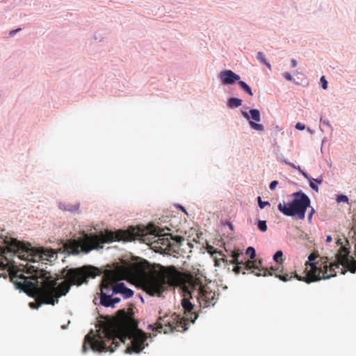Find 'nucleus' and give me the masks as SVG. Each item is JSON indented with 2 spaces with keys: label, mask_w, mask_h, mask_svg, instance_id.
Masks as SVG:
<instances>
[{
  "label": "nucleus",
  "mask_w": 356,
  "mask_h": 356,
  "mask_svg": "<svg viewBox=\"0 0 356 356\" xmlns=\"http://www.w3.org/2000/svg\"><path fill=\"white\" fill-rule=\"evenodd\" d=\"M316 258L314 254H310L308 256V261L305 264L307 266H309L310 269L306 270L305 276L299 275L296 272H293L291 273L290 278H296L299 281L310 284L336 277L335 269H340L341 273L343 275H345L346 270L350 273L356 272V259L352 257L337 255L335 257L334 261H329L327 258H321V264L315 261Z\"/></svg>",
  "instance_id": "f257e3e1"
},
{
  "label": "nucleus",
  "mask_w": 356,
  "mask_h": 356,
  "mask_svg": "<svg viewBox=\"0 0 356 356\" xmlns=\"http://www.w3.org/2000/svg\"><path fill=\"white\" fill-rule=\"evenodd\" d=\"M289 165H290L291 167H292L294 169H297L298 170V166H296L294 163L290 162Z\"/></svg>",
  "instance_id": "a19ab883"
},
{
  "label": "nucleus",
  "mask_w": 356,
  "mask_h": 356,
  "mask_svg": "<svg viewBox=\"0 0 356 356\" xmlns=\"http://www.w3.org/2000/svg\"><path fill=\"white\" fill-rule=\"evenodd\" d=\"M187 329H188V327L186 326H185L184 330L186 331Z\"/></svg>",
  "instance_id": "8fccbe9b"
},
{
  "label": "nucleus",
  "mask_w": 356,
  "mask_h": 356,
  "mask_svg": "<svg viewBox=\"0 0 356 356\" xmlns=\"http://www.w3.org/2000/svg\"><path fill=\"white\" fill-rule=\"evenodd\" d=\"M181 306L183 307L184 312L186 314H191V316L192 315L194 316L193 318L192 316L188 318V320L191 323H194L195 322L196 319L198 318V314L193 312L194 307H195L194 304H193L190 301V300H188L186 298H184L181 300Z\"/></svg>",
  "instance_id": "2eb2a0df"
},
{
  "label": "nucleus",
  "mask_w": 356,
  "mask_h": 356,
  "mask_svg": "<svg viewBox=\"0 0 356 356\" xmlns=\"http://www.w3.org/2000/svg\"><path fill=\"white\" fill-rule=\"evenodd\" d=\"M291 196L293 197V200L287 203H285L284 201L280 202L277 204V210L286 216L293 217L298 220H304L307 209L310 207L307 220L311 223L312 216L316 211L311 207L309 197L301 190L294 192Z\"/></svg>",
  "instance_id": "20e7f679"
},
{
  "label": "nucleus",
  "mask_w": 356,
  "mask_h": 356,
  "mask_svg": "<svg viewBox=\"0 0 356 356\" xmlns=\"http://www.w3.org/2000/svg\"><path fill=\"white\" fill-rule=\"evenodd\" d=\"M237 84L245 93L249 95L250 96H253L252 88L245 81H241L240 79Z\"/></svg>",
  "instance_id": "6ab92c4d"
},
{
  "label": "nucleus",
  "mask_w": 356,
  "mask_h": 356,
  "mask_svg": "<svg viewBox=\"0 0 356 356\" xmlns=\"http://www.w3.org/2000/svg\"><path fill=\"white\" fill-rule=\"evenodd\" d=\"M121 301V298L119 297H115L112 296V303H113V308L115 307V305L119 303Z\"/></svg>",
  "instance_id": "72a5a7b5"
},
{
  "label": "nucleus",
  "mask_w": 356,
  "mask_h": 356,
  "mask_svg": "<svg viewBox=\"0 0 356 356\" xmlns=\"http://www.w3.org/2000/svg\"><path fill=\"white\" fill-rule=\"evenodd\" d=\"M147 240H148L152 245H154V248L170 250L173 248L172 241L179 243L181 238L177 236L165 234L163 232L159 227H154L147 234ZM145 241H146V239H145Z\"/></svg>",
  "instance_id": "39448f33"
},
{
  "label": "nucleus",
  "mask_w": 356,
  "mask_h": 356,
  "mask_svg": "<svg viewBox=\"0 0 356 356\" xmlns=\"http://www.w3.org/2000/svg\"><path fill=\"white\" fill-rule=\"evenodd\" d=\"M304 239H306V240H308L309 239V236H308V234H305L304 236L302 237Z\"/></svg>",
  "instance_id": "a18cd8bd"
},
{
  "label": "nucleus",
  "mask_w": 356,
  "mask_h": 356,
  "mask_svg": "<svg viewBox=\"0 0 356 356\" xmlns=\"http://www.w3.org/2000/svg\"><path fill=\"white\" fill-rule=\"evenodd\" d=\"M320 85L323 90H326L328 87V82L324 76L320 78Z\"/></svg>",
  "instance_id": "cd10ccee"
},
{
  "label": "nucleus",
  "mask_w": 356,
  "mask_h": 356,
  "mask_svg": "<svg viewBox=\"0 0 356 356\" xmlns=\"http://www.w3.org/2000/svg\"><path fill=\"white\" fill-rule=\"evenodd\" d=\"M298 170L300 172V173L307 180H309L312 179V177L305 171L301 169L300 166H298Z\"/></svg>",
  "instance_id": "c756f323"
},
{
  "label": "nucleus",
  "mask_w": 356,
  "mask_h": 356,
  "mask_svg": "<svg viewBox=\"0 0 356 356\" xmlns=\"http://www.w3.org/2000/svg\"><path fill=\"white\" fill-rule=\"evenodd\" d=\"M107 290L113 291V295H121L124 299H129L134 294V290L127 287L123 282L117 283L111 289L108 288Z\"/></svg>",
  "instance_id": "f8f14e48"
},
{
  "label": "nucleus",
  "mask_w": 356,
  "mask_h": 356,
  "mask_svg": "<svg viewBox=\"0 0 356 356\" xmlns=\"http://www.w3.org/2000/svg\"><path fill=\"white\" fill-rule=\"evenodd\" d=\"M282 256H283V252L282 250H277L273 254V259L274 261L277 263V264H282Z\"/></svg>",
  "instance_id": "5701e85b"
},
{
  "label": "nucleus",
  "mask_w": 356,
  "mask_h": 356,
  "mask_svg": "<svg viewBox=\"0 0 356 356\" xmlns=\"http://www.w3.org/2000/svg\"><path fill=\"white\" fill-rule=\"evenodd\" d=\"M177 208L179 210H181V211H183L184 213H186L187 214V211L185 209L184 207H183L182 205L179 204L177 207Z\"/></svg>",
  "instance_id": "58836bf2"
},
{
  "label": "nucleus",
  "mask_w": 356,
  "mask_h": 356,
  "mask_svg": "<svg viewBox=\"0 0 356 356\" xmlns=\"http://www.w3.org/2000/svg\"><path fill=\"white\" fill-rule=\"evenodd\" d=\"M227 225L232 230H234V226L231 222H228Z\"/></svg>",
  "instance_id": "79ce46f5"
},
{
  "label": "nucleus",
  "mask_w": 356,
  "mask_h": 356,
  "mask_svg": "<svg viewBox=\"0 0 356 356\" xmlns=\"http://www.w3.org/2000/svg\"><path fill=\"white\" fill-rule=\"evenodd\" d=\"M275 276L276 277H277L278 279H280V280H282V282H287L289 279L288 278V276L289 275L287 273L286 274H284V275H281V274H277V273H275L274 274Z\"/></svg>",
  "instance_id": "c85d7f7f"
},
{
  "label": "nucleus",
  "mask_w": 356,
  "mask_h": 356,
  "mask_svg": "<svg viewBox=\"0 0 356 356\" xmlns=\"http://www.w3.org/2000/svg\"><path fill=\"white\" fill-rule=\"evenodd\" d=\"M291 67H296L298 65L297 60L296 59H293V58L291 60Z\"/></svg>",
  "instance_id": "4c0bfd02"
},
{
  "label": "nucleus",
  "mask_w": 356,
  "mask_h": 356,
  "mask_svg": "<svg viewBox=\"0 0 356 356\" xmlns=\"http://www.w3.org/2000/svg\"><path fill=\"white\" fill-rule=\"evenodd\" d=\"M59 209L63 210V211H68L72 213H75L79 211V204H76L74 205H71L70 204H65L63 202H60L58 204Z\"/></svg>",
  "instance_id": "a211bd4d"
},
{
  "label": "nucleus",
  "mask_w": 356,
  "mask_h": 356,
  "mask_svg": "<svg viewBox=\"0 0 356 356\" xmlns=\"http://www.w3.org/2000/svg\"><path fill=\"white\" fill-rule=\"evenodd\" d=\"M279 182L277 180L272 181L269 184V188L271 191H273L276 188L277 186L278 185Z\"/></svg>",
  "instance_id": "473e14b6"
},
{
  "label": "nucleus",
  "mask_w": 356,
  "mask_h": 356,
  "mask_svg": "<svg viewBox=\"0 0 356 356\" xmlns=\"http://www.w3.org/2000/svg\"><path fill=\"white\" fill-rule=\"evenodd\" d=\"M245 254L247 255H249L250 259L251 260L254 259L257 255L256 250H255L254 248H253L252 246H249L247 248V249L245 250Z\"/></svg>",
  "instance_id": "b1692460"
},
{
  "label": "nucleus",
  "mask_w": 356,
  "mask_h": 356,
  "mask_svg": "<svg viewBox=\"0 0 356 356\" xmlns=\"http://www.w3.org/2000/svg\"><path fill=\"white\" fill-rule=\"evenodd\" d=\"M172 284L171 279L166 275H159L149 279L145 284V291L151 296L161 297L163 293Z\"/></svg>",
  "instance_id": "423d86ee"
},
{
  "label": "nucleus",
  "mask_w": 356,
  "mask_h": 356,
  "mask_svg": "<svg viewBox=\"0 0 356 356\" xmlns=\"http://www.w3.org/2000/svg\"><path fill=\"white\" fill-rule=\"evenodd\" d=\"M336 201L338 203H341V202L348 203L349 199L346 195L339 194L337 195Z\"/></svg>",
  "instance_id": "393cba45"
},
{
  "label": "nucleus",
  "mask_w": 356,
  "mask_h": 356,
  "mask_svg": "<svg viewBox=\"0 0 356 356\" xmlns=\"http://www.w3.org/2000/svg\"><path fill=\"white\" fill-rule=\"evenodd\" d=\"M309 181V187L314 191L316 192H318V185L316 184V182L314 181V178L312 177V179H310L309 180H308Z\"/></svg>",
  "instance_id": "bb28decb"
},
{
  "label": "nucleus",
  "mask_w": 356,
  "mask_h": 356,
  "mask_svg": "<svg viewBox=\"0 0 356 356\" xmlns=\"http://www.w3.org/2000/svg\"><path fill=\"white\" fill-rule=\"evenodd\" d=\"M320 122H321V124L328 127L331 129V131H332V127L330 125V122L327 119H323V118H321Z\"/></svg>",
  "instance_id": "2f4dec72"
},
{
  "label": "nucleus",
  "mask_w": 356,
  "mask_h": 356,
  "mask_svg": "<svg viewBox=\"0 0 356 356\" xmlns=\"http://www.w3.org/2000/svg\"><path fill=\"white\" fill-rule=\"evenodd\" d=\"M69 323H70V321H68V323H67V324H69ZM67 325H62V326H61V328H62V329H63V330H65V329L67 328Z\"/></svg>",
  "instance_id": "c03bdc74"
},
{
  "label": "nucleus",
  "mask_w": 356,
  "mask_h": 356,
  "mask_svg": "<svg viewBox=\"0 0 356 356\" xmlns=\"http://www.w3.org/2000/svg\"><path fill=\"white\" fill-rule=\"evenodd\" d=\"M140 299H141L142 302H144L143 298L141 296H140Z\"/></svg>",
  "instance_id": "de8ad7c7"
},
{
  "label": "nucleus",
  "mask_w": 356,
  "mask_h": 356,
  "mask_svg": "<svg viewBox=\"0 0 356 356\" xmlns=\"http://www.w3.org/2000/svg\"><path fill=\"white\" fill-rule=\"evenodd\" d=\"M283 76L287 81L294 82L295 83L298 84V83L295 81V79L293 78V76L289 72H284L283 74Z\"/></svg>",
  "instance_id": "7c9ffc66"
},
{
  "label": "nucleus",
  "mask_w": 356,
  "mask_h": 356,
  "mask_svg": "<svg viewBox=\"0 0 356 356\" xmlns=\"http://www.w3.org/2000/svg\"><path fill=\"white\" fill-rule=\"evenodd\" d=\"M231 257L232 258L231 263L234 265L233 268V271L236 274H239L241 272L242 269L246 270H251V268L252 267V265L251 264V261H244L240 259L241 257H243L242 253H239L234 251L232 252Z\"/></svg>",
  "instance_id": "1a4fd4ad"
},
{
  "label": "nucleus",
  "mask_w": 356,
  "mask_h": 356,
  "mask_svg": "<svg viewBox=\"0 0 356 356\" xmlns=\"http://www.w3.org/2000/svg\"><path fill=\"white\" fill-rule=\"evenodd\" d=\"M295 127L298 130H304L305 129V125L301 122H297L295 125Z\"/></svg>",
  "instance_id": "f704fd0d"
},
{
  "label": "nucleus",
  "mask_w": 356,
  "mask_h": 356,
  "mask_svg": "<svg viewBox=\"0 0 356 356\" xmlns=\"http://www.w3.org/2000/svg\"><path fill=\"white\" fill-rule=\"evenodd\" d=\"M221 83L224 86H230L237 83L240 76L231 70H225L220 72L218 76Z\"/></svg>",
  "instance_id": "9b49d317"
},
{
  "label": "nucleus",
  "mask_w": 356,
  "mask_h": 356,
  "mask_svg": "<svg viewBox=\"0 0 356 356\" xmlns=\"http://www.w3.org/2000/svg\"><path fill=\"white\" fill-rule=\"evenodd\" d=\"M257 200L258 206L261 209H264V207L266 206L270 205V204L268 201H263L260 196H258Z\"/></svg>",
  "instance_id": "a878e982"
},
{
  "label": "nucleus",
  "mask_w": 356,
  "mask_h": 356,
  "mask_svg": "<svg viewBox=\"0 0 356 356\" xmlns=\"http://www.w3.org/2000/svg\"><path fill=\"white\" fill-rule=\"evenodd\" d=\"M283 161H284V163H286L287 165H289V163H290V161H287L286 159H283Z\"/></svg>",
  "instance_id": "49530a36"
},
{
  "label": "nucleus",
  "mask_w": 356,
  "mask_h": 356,
  "mask_svg": "<svg viewBox=\"0 0 356 356\" xmlns=\"http://www.w3.org/2000/svg\"><path fill=\"white\" fill-rule=\"evenodd\" d=\"M257 122H258L250 121L249 126L254 130L263 131L264 130V125Z\"/></svg>",
  "instance_id": "4be33fe9"
},
{
  "label": "nucleus",
  "mask_w": 356,
  "mask_h": 356,
  "mask_svg": "<svg viewBox=\"0 0 356 356\" xmlns=\"http://www.w3.org/2000/svg\"><path fill=\"white\" fill-rule=\"evenodd\" d=\"M134 238L132 234L122 230L115 232L106 230L102 232L101 236H95L88 242L77 239L67 241L64 247L69 254L78 255L80 252L88 254L92 250H102L104 248V243H111L113 241H131Z\"/></svg>",
  "instance_id": "7ed1b4c3"
},
{
  "label": "nucleus",
  "mask_w": 356,
  "mask_h": 356,
  "mask_svg": "<svg viewBox=\"0 0 356 356\" xmlns=\"http://www.w3.org/2000/svg\"><path fill=\"white\" fill-rule=\"evenodd\" d=\"M257 59L263 65H266L268 69H271L270 63L266 58L265 54L262 51L257 52Z\"/></svg>",
  "instance_id": "aec40b11"
},
{
  "label": "nucleus",
  "mask_w": 356,
  "mask_h": 356,
  "mask_svg": "<svg viewBox=\"0 0 356 356\" xmlns=\"http://www.w3.org/2000/svg\"><path fill=\"white\" fill-rule=\"evenodd\" d=\"M97 295L99 296V302H97V298L95 297L93 300L95 305H101L104 307L113 308L112 296H115L113 295V291L109 294L108 293L104 292L102 289L101 292L97 293Z\"/></svg>",
  "instance_id": "ddd939ff"
},
{
  "label": "nucleus",
  "mask_w": 356,
  "mask_h": 356,
  "mask_svg": "<svg viewBox=\"0 0 356 356\" xmlns=\"http://www.w3.org/2000/svg\"><path fill=\"white\" fill-rule=\"evenodd\" d=\"M198 296L200 302L201 303V301H203L205 304V307H209L215 299V293L204 287L200 288L198 290Z\"/></svg>",
  "instance_id": "4468645a"
},
{
  "label": "nucleus",
  "mask_w": 356,
  "mask_h": 356,
  "mask_svg": "<svg viewBox=\"0 0 356 356\" xmlns=\"http://www.w3.org/2000/svg\"><path fill=\"white\" fill-rule=\"evenodd\" d=\"M180 323L179 316L177 315L175 313L171 316L165 315L163 317L160 316L157 320V324L161 329H163V326L166 327L163 330L165 334L177 330Z\"/></svg>",
  "instance_id": "6e6552de"
},
{
  "label": "nucleus",
  "mask_w": 356,
  "mask_h": 356,
  "mask_svg": "<svg viewBox=\"0 0 356 356\" xmlns=\"http://www.w3.org/2000/svg\"><path fill=\"white\" fill-rule=\"evenodd\" d=\"M254 224L261 232H266L268 229L266 220L257 219Z\"/></svg>",
  "instance_id": "412c9836"
},
{
  "label": "nucleus",
  "mask_w": 356,
  "mask_h": 356,
  "mask_svg": "<svg viewBox=\"0 0 356 356\" xmlns=\"http://www.w3.org/2000/svg\"><path fill=\"white\" fill-rule=\"evenodd\" d=\"M22 30L21 28H17L16 29H13V30H11L10 32H9V34L8 35L10 37H13L17 33L19 32L20 31Z\"/></svg>",
  "instance_id": "c9c22d12"
},
{
  "label": "nucleus",
  "mask_w": 356,
  "mask_h": 356,
  "mask_svg": "<svg viewBox=\"0 0 356 356\" xmlns=\"http://www.w3.org/2000/svg\"><path fill=\"white\" fill-rule=\"evenodd\" d=\"M29 305L30 306V303L29 304Z\"/></svg>",
  "instance_id": "3c124183"
},
{
  "label": "nucleus",
  "mask_w": 356,
  "mask_h": 356,
  "mask_svg": "<svg viewBox=\"0 0 356 356\" xmlns=\"http://www.w3.org/2000/svg\"><path fill=\"white\" fill-rule=\"evenodd\" d=\"M326 242L327 243H331L332 241V236L330 235H327L326 236V239H325Z\"/></svg>",
  "instance_id": "ea45409f"
},
{
  "label": "nucleus",
  "mask_w": 356,
  "mask_h": 356,
  "mask_svg": "<svg viewBox=\"0 0 356 356\" xmlns=\"http://www.w3.org/2000/svg\"><path fill=\"white\" fill-rule=\"evenodd\" d=\"M94 38H95V39L96 40H98V38H97V35H95Z\"/></svg>",
  "instance_id": "09e8293b"
},
{
  "label": "nucleus",
  "mask_w": 356,
  "mask_h": 356,
  "mask_svg": "<svg viewBox=\"0 0 356 356\" xmlns=\"http://www.w3.org/2000/svg\"><path fill=\"white\" fill-rule=\"evenodd\" d=\"M243 100L237 97H229L227 101V106L230 109L236 108L242 105Z\"/></svg>",
  "instance_id": "f3484780"
},
{
  "label": "nucleus",
  "mask_w": 356,
  "mask_h": 356,
  "mask_svg": "<svg viewBox=\"0 0 356 356\" xmlns=\"http://www.w3.org/2000/svg\"><path fill=\"white\" fill-rule=\"evenodd\" d=\"M124 315L125 318H127V314L126 313V311L123 309L120 310Z\"/></svg>",
  "instance_id": "37998d69"
},
{
  "label": "nucleus",
  "mask_w": 356,
  "mask_h": 356,
  "mask_svg": "<svg viewBox=\"0 0 356 356\" xmlns=\"http://www.w3.org/2000/svg\"><path fill=\"white\" fill-rule=\"evenodd\" d=\"M241 115L244 118L248 120V123H250V121H261V113L259 110L257 108H250L249 112L241 111Z\"/></svg>",
  "instance_id": "dca6fc26"
},
{
  "label": "nucleus",
  "mask_w": 356,
  "mask_h": 356,
  "mask_svg": "<svg viewBox=\"0 0 356 356\" xmlns=\"http://www.w3.org/2000/svg\"><path fill=\"white\" fill-rule=\"evenodd\" d=\"M314 181L316 182V184L317 185L321 184L323 181V175H320L319 177H318L317 178H315V179L314 178Z\"/></svg>",
  "instance_id": "e433bc0d"
},
{
  "label": "nucleus",
  "mask_w": 356,
  "mask_h": 356,
  "mask_svg": "<svg viewBox=\"0 0 356 356\" xmlns=\"http://www.w3.org/2000/svg\"><path fill=\"white\" fill-rule=\"evenodd\" d=\"M125 340L122 331L117 327L104 326L97 333L91 329L84 337L81 351L86 353L89 346L94 353H113L120 343H125Z\"/></svg>",
  "instance_id": "f03ea898"
},
{
  "label": "nucleus",
  "mask_w": 356,
  "mask_h": 356,
  "mask_svg": "<svg viewBox=\"0 0 356 356\" xmlns=\"http://www.w3.org/2000/svg\"><path fill=\"white\" fill-rule=\"evenodd\" d=\"M262 263H263V261H262V259H259L258 261H256L255 264H253L251 261V264L252 265L251 270L254 269V270H259V272L252 271V273H254V275H256L257 277L272 276V275H273L274 272L279 269V267L271 266L270 268H268L267 267H264V266H262Z\"/></svg>",
  "instance_id": "9d476101"
},
{
  "label": "nucleus",
  "mask_w": 356,
  "mask_h": 356,
  "mask_svg": "<svg viewBox=\"0 0 356 356\" xmlns=\"http://www.w3.org/2000/svg\"><path fill=\"white\" fill-rule=\"evenodd\" d=\"M152 336L145 332L138 330L130 335L131 344L124 350L127 354H139L148 346L147 340L152 341Z\"/></svg>",
  "instance_id": "0eeeda50"
}]
</instances>
